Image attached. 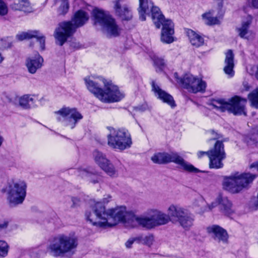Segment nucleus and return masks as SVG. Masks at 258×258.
<instances>
[{"mask_svg":"<svg viewBox=\"0 0 258 258\" xmlns=\"http://www.w3.org/2000/svg\"><path fill=\"white\" fill-rule=\"evenodd\" d=\"M139 12L140 20L145 21L146 20L145 15H149L151 13L152 19L156 27L159 28L161 25L163 26L161 35V41L166 43L173 42L174 40L173 36L174 31V25L171 20H165L159 8L154 6L151 1L139 0Z\"/></svg>","mask_w":258,"mask_h":258,"instance_id":"nucleus-3","label":"nucleus"},{"mask_svg":"<svg viewBox=\"0 0 258 258\" xmlns=\"http://www.w3.org/2000/svg\"><path fill=\"white\" fill-rule=\"evenodd\" d=\"M123 97V94L119 91L116 86L106 82L104 90H102L101 95L98 96V99L103 102L109 103L119 101Z\"/></svg>","mask_w":258,"mask_h":258,"instance_id":"nucleus-14","label":"nucleus"},{"mask_svg":"<svg viewBox=\"0 0 258 258\" xmlns=\"http://www.w3.org/2000/svg\"><path fill=\"white\" fill-rule=\"evenodd\" d=\"M176 78V81L180 83L183 88L189 92L196 93L203 92L206 88V83L201 79L193 76L190 74H185L182 78Z\"/></svg>","mask_w":258,"mask_h":258,"instance_id":"nucleus-13","label":"nucleus"},{"mask_svg":"<svg viewBox=\"0 0 258 258\" xmlns=\"http://www.w3.org/2000/svg\"><path fill=\"white\" fill-rule=\"evenodd\" d=\"M151 160L154 163L158 164L174 162L179 165L181 169L188 172L196 173L201 172L200 170L184 160L177 153H158L151 157Z\"/></svg>","mask_w":258,"mask_h":258,"instance_id":"nucleus-9","label":"nucleus"},{"mask_svg":"<svg viewBox=\"0 0 258 258\" xmlns=\"http://www.w3.org/2000/svg\"><path fill=\"white\" fill-rule=\"evenodd\" d=\"M255 177V174L249 173H236L224 179L223 188L231 193H238L246 188Z\"/></svg>","mask_w":258,"mask_h":258,"instance_id":"nucleus-6","label":"nucleus"},{"mask_svg":"<svg viewBox=\"0 0 258 258\" xmlns=\"http://www.w3.org/2000/svg\"><path fill=\"white\" fill-rule=\"evenodd\" d=\"M218 205V203L217 202V199L216 200V202H213L211 205H208L209 209L211 210L213 208L215 207Z\"/></svg>","mask_w":258,"mask_h":258,"instance_id":"nucleus-45","label":"nucleus"},{"mask_svg":"<svg viewBox=\"0 0 258 258\" xmlns=\"http://www.w3.org/2000/svg\"><path fill=\"white\" fill-rule=\"evenodd\" d=\"M38 41L39 42L40 47L42 50H44L45 46V37L41 35L39 32L37 36L36 37Z\"/></svg>","mask_w":258,"mask_h":258,"instance_id":"nucleus-37","label":"nucleus"},{"mask_svg":"<svg viewBox=\"0 0 258 258\" xmlns=\"http://www.w3.org/2000/svg\"><path fill=\"white\" fill-rule=\"evenodd\" d=\"M2 45L5 48H10L12 46V41L10 37L2 39Z\"/></svg>","mask_w":258,"mask_h":258,"instance_id":"nucleus-36","label":"nucleus"},{"mask_svg":"<svg viewBox=\"0 0 258 258\" xmlns=\"http://www.w3.org/2000/svg\"><path fill=\"white\" fill-rule=\"evenodd\" d=\"M77 245L78 240L76 236L61 234L50 240L47 249L52 255L59 256L72 251Z\"/></svg>","mask_w":258,"mask_h":258,"instance_id":"nucleus-5","label":"nucleus"},{"mask_svg":"<svg viewBox=\"0 0 258 258\" xmlns=\"http://www.w3.org/2000/svg\"><path fill=\"white\" fill-rule=\"evenodd\" d=\"M153 241V237L152 235L138 236V243L140 244H143L150 246L152 244Z\"/></svg>","mask_w":258,"mask_h":258,"instance_id":"nucleus-33","label":"nucleus"},{"mask_svg":"<svg viewBox=\"0 0 258 258\" xmlns=\"http://www.w3.org/2000/svg\"><path fill=\"white\" fill-rule=\"evenodd\" d=\"M217 201L220 210L224 214H229L233 212L232 204L226 197L220 194L217 197Z\"/></svg>","mask_w":258,"mask_h":258,"instance_id":"nucleus-23","label":"nucleus"},{"mask_svg":"<svg viewBox=\"0 0 258 258\" xmlns=\"http://www.w3.org/2000/svg\"><path fill=\"white\" fill-rule=\"evenodd\" d=\"M93 15L95 23H99L103 31L108 37H116L121 33V29L116 23L115 20L108 13L99 9H94Z\"/></svg>","mask_w":258,"mask_h":258,"instance_id":"nucleus-10","label":"nucleus"},{"mask_svg":"<svg viewBox=\"0 0 258 258\" xmlns=\"http://www.w3.org/2000/svg\"><path fill=\"white\" fill-rule=\"evenodd\" d=\"M72 201L73 204L71 206V207L72 208H75L80 205V200L78 198H72Z\"/></svg>","mask_w":258,"mask_h":258,"instance_id":"nucleus-44","label":"nucleus"},{"mask_svg":"<svg viewBox=\"0 0 258 258\" xmlns=\"http://www.w3.org/2000/svg\"><path fill=\"white\" fill-rule=\"evenodd\" d=\"M136 242L138 243V236L136 237H133L130 238L126 242H125V246L128 248H131L132 244Z\"/></svg>","mask_w":258,"mask_h":258,"instance_id":"nucleus-39","label":"nucleus"},{"mask_svg":"<svg viewBox=\"0 0 258 258\" xmlns=\"http://www.w3.org/2000/svg\"><path fill=\"white\" fill-rule=\"evenodd\" d=\"M38 31H29L18 34L16 38L19 41H22L27 39H30L33 37H36L38 35Z\"/></svg>","mask_w":258,"mask_h":258,"instance_id":"nucleus-28","label":"nucleus"},{"mask_svg":"<svg viewBox=\"0 0 258 258\" xmlns=\"http://www.w3.org/2000/svg\"><path fill=\"white\" fill-rule=\"evenodd\" d=\"M11 8L15 11H22L25 12L32 11V7L27 0H20L11 5Z\"/></svg>","mask_w":258,"mask_h":258,"instance_id":"nucleus-25","label":"nucleus"},{"mask_svg":"<svg viewBox=\"0 0 258 258\" xmlns=\"http://www.w3.org/2000/svg\"><path fill=\"white\" fill-rule=\"evenodd\" d=\"M149 55L156 66L159 67H162L165 66V61L163 58L159 57L154 52H150Z\"/></svg>","mask_w":258,"mask_h":258,"instance_id":"nucleus-31","label":"nucleus"},{"mask_svg":"<svg viewBox=\"0 0 258 258\" xmlns=\"http://www.w3.org/2000/svg\"><path fill=\"white\" fill-rule=\"evenodd\" d=\"M242 87L243 88H242V91H248L251 88L250 85L246 80L243 81L242 83Z\"/></svg>","mask_w":258,"mask_h":258,"instance_id":"nucleus-41","label":"nucleus"},{"mask_svg":"<svg viewBox=\"0 0 258 258\" xmlns=\"http://www.w3.org/2000/svg\"><path fill=\"white\" fill-rule=\"evenodd\" d=\"M247 2L251 7L258 9V0H247Z\"/></svg>","mask_w":258,"mask_h":258,"instance_id":"nucleus-43","label":"nucleus"},{"mask_svg":"<svg viewBox=\"0 0 258 258\" xmlns=\"http://www.w3.org/2000/svg\"><path fill=\"white\" fill-rule=\"evenodd\" d=\"M256 168L257 170H258V162L253 163L250 165V168Z\"/></svg>","mask_w":258,"mask_h":258,"instance_id":"nucleus-47","label":"nucleus"},{"mask_svg":"<svg viewBox=\"0 0 258 258\" xmlns=\"http://www.w3.org/2000/svg\"><path fill=\"white\" fill-rule=\"evenodd\" d=\"M203 17L207 25H215L218 23V20L216 18L212 16L210 13L203 14Z\"/></svg>","mask_w":258,"mask_h":258,"instance_id":"nucleus-32","label":"nucleus"},{"mask_svg":"<svg viewBox=\"0 0 258 258\" xmlns=\"http://www.w3.org/2000/svg\"><path fill=\"white\" fill-rule=\"evenodd\" d=\"M27 185L22 180L12 181L6 188L8 200L13 206L21 204L24 201L26 195Z\"/></svg>","mask_w":258,"mask_h":258,"instance_id":"nucleus-11","label":"nucleus"},{"mask_svg":"<svg viewBox=\"0 0 258 258\" xmlns=\"http://www.w3.org/2000/svg\"><path fill=\"white\" fill-rule=\"evenodd\" d=\"M112 197L111 195L109 194L105 195L104 196L103 199H102L101 202H99L98 203H100L102 206V204H107L110 202L112 201Z\"/></svg>","mask_w":258,"mask_h":258,"instance_id":"nucleus-38","label":"nucleus"},{"mask_svg":"<svg viewBox=\"0 0 258 258\" xmlns=\"http://www.w3.org/2000/svg\"><path fill=\"white\" fill-rule=\"evenodd\" d=\"M55 113L59 115L58 120L61 121L63 119L65 121V124L70 126L71 128H73L77 121L83 118L81 114L75 108L63 107L55 112Z\"/></svg>","mask_w":258,"mask_h":258,"instance_id":"nucleus-15","label":"nucleus"},{"mask_svg":"<svg viewBox=\"0 0 258 258\" xmlns=\"http://www.w3.org/2000/svg\"><path fill=\"white\" fill-rule=\"evenodd\" d=\"M88 179L93 183H96L99 182V177L91 173V176L88 177Z\"/></svg>","mask_w":258,"mask_h":258,"instance_id":"nucleus-42","label":"nucleus"},{"mask_svg":"<svg viewBox=\"0 0 258 258\" xmlns=\"http://www.w3.org/2000/svg\"><path fill=\"white\" fill-rule=\"evenodd\" d=\"M110 134L107 135L108 145L114 149L124 150L129 148L132 141L128 131L125 128L115 130L112 127H108Z\"/></svg>","mask_w":258,"mask_h":258,"instance_id":"nucleus-7","label":"nucleus"},{"mask_svg":"<svg viewBox=\"0 0 258 258\" xmlns=\"http://www.w3.org/2000/svg\"><path fill=\"white\" fill-rule=\"evenodd\" d=\"M93 157L95 163L108 175L114 176L117 175L114 166L102 152L95 150L93 153Z\"/></svg>","mask_w":258,"mask_h":258,"instance_id":"nucleus-16","label":"nucleus"},{"mask_svg":"<svg viewBox=\"0 0 258 258\" xmlns=\"http://www.w3.org/2000/svg\"><path fill=\"white\" fill-rule=\"evenodd\" d=\"M167 214L158 209H149L145 215L137 218L138 226L150 230L172 221L179 224L183 229L189 230L193 225L194 217L185 207L172 204L167 208Z\"/></svg>","mask_w":258,"mask_h":258,"instance_id":"nucleus-1","label":"nucleus"},{"mask_svg":"<svg viewBox=\"0 0 258 258\" xmlns=\"http://www.w3.org/2000/svg\"><path fill=\"white\" fill-rule=\"evenodd\" d=\"M87 89L97 98L102 91V85L105 86L107 81L102 77H88L84 79Z\"/></svg>","mask_w":258,"mask_h":258,"instance_id":"nucleus-17","label":"nucleus"},{"mask_svg":"<svg viewBox=\"0 0 258 258\" xmlns=\"http://www.w3.org/2000/svg\"><path fill=\"white\" fill-rule=\"evenodd\" d=\"M8 222L7 221H4L3 223H0V228H4L7 227L8 226Z\"/></svg>","mask_w":258,"mask_h":258,"instance_id":"nucleus-46","label":"nucleus"},{"mask_svg":"<svg viewBox=\"0 0 258 258\" xmlns=\"http://www.w3.org/2000/svg\"><path fill=\"white\" fill-rule=\"evenodd\" d=\"M246 102V99L235 96L228 101L224 99L214 100L211 105L214 108L221 112L228 111L234 115H245L244 107Z\"/></svg>","mask_w":258,"mask_h":258,"instance_id":"nucleus-8","label":"nucleus"},{"mask_svg":"<svg viewBox=\"0 0 258 258\" xmlns=\"http://www.w3.org/2000/svg\"><path fill=\"white\" fill-rule=\"evenodd\" d=\"M252 20V18L250 16H247L245 20L242 21L241 27L237 28V30L239 35L241 38H248V34L250 33V32L248 30V28L251 23Z\"/></svg>","mask_w":258,"mask_h":258,"instance_id":"nucleus-24","label":"nucleus"},{"mask_svg":"<svg viewBox=\"0 0 258 258\" xmlns=\"http://www.w3.org/2000/svg\"><path fill=\"white\" fill-rule=\"evenodd\" d=\"M139 216L124 206L106 209L100 203H96L85 213L86 219L98 227H111L121 222L126 226L136 227L138 226L136 219Z\"/></svg>","mask_w":258,"mask_h":258,"instance_id":"nucleus-2","label":"nucleus"},{"mask_svg":"<svg viewBox=\"0 0 258 258\" xmlns=\"http://www.w3.org/2000/svg\"><path fill=\"white\" fill-rule=\"evenodd\" d=\"M201 202L203 203V202H204V201L203 200H201Z\"/></svg>","mask_w":258,"mask_h":258,"instance_id":"nucleus-51","label":"nucleus"},{"mask_svg":"<svg viewBox=\"0 0 258 258\" xmlns=\"http://www.w3.org/2000/svg\"><path fill=\"white\" fill-rule=\"evenodd\" d=\"M208 233L218 242H226L228 240V235L225 230L218 225H213L207 227Z\"/></svg>","mask_w":258,"mask_h":258,"instance_id":"nucleus-18","label":"nucleus"},{"mask_svg":"<svg viewBox=\"0 0 258 258\" xmlns=\"http://www.w3.org/2000/svg\"><path fill=\"white\" fill-rule=\"evenodd\" d=\"M8 252V245L7 243L3 240H0V257L6 256Z\"/></svg>","mask_w":258,"mask_h":258,"instance_id":"nucleus-34","label":"nucleus"},{"mask_svg":"<svg viewBox=\"0 0 258 258\" xmlns=\"http://www.w3.org/2000/svg\"><path fill=\"white\" fill-rule=\"evenodd\" d=\"M79 175L82 178L91 176V173L85 169H81L79 171Z\"/></svg>","mask_w":258,"mask_h":258,"instance_id":"nucleus-40","label":"nucleus"},{"mask_svg":"<svg viewBox=\"0 0 258 258\" xmlns=\"http://www.w3.org/2000/svg\"><path fill=\"white\" fill-rule=\"evenodd\" d=\"M187 33L189 41L192 45L199 47L204 43L203 38L194 31L189 30Z\"/></svg>","mask_w":258,"mask_h":258,"instance_id":"nucleus-26","label":"nucleus"},{"mask_svg":"<svg viewBox=\"0 0 258 258\" xmlns=\"http://www.w3.org/2000/svg\"><path fill=\"white\" fill-rule=\"evenodd\" d=\"M234 54L231 50H228L226 53L224 71L229 77L234 75Z\"/></svg>","mask_w":258,"mask_h":258,"instance_id":"nucleus-22","label":"nucleus"},{"mask_svg":"<svg viewBox=\"0 0 258 258\" xmlns=\"http://www.w3.org/2000/svg\"><path fill=\"white\" fill-rule=\"evenodd\" d=\"M34 103L33 98L31 96L25 95L19 99L20 105L24 108H29L33 105Z\"/></svg>","mask_w":258,"mask_h":258,"instance_id":"nucleus-27","label":"nucleus"},{"mask_svg":"<svg viewBox=\"0 0 258 258\" xmlns=\"http://www.w3.org/2000/svg\"><path fill=\"white\" fill-rule=\"evenodd\" d=\"M60 4L57 10V12L59 15H64L66 14L69 9V4L68 0H60L59 3H56Z\"/></svg>","mask_w":258,"mask_h":258,"instance_id":"nucleus-29","label":"nucleus"},{"mask_svg":"<svg viewBox=\"0 0 258 258\" xmlns=\"http://www.w3.org/2000/svg\"><path fill=\"white\" fill-rule=\"evenodd\" d=\"M8 13V7L4 0H0V16H5Z\"/></svg>","mask_w":258,"mask_h":258,"instance_id":"nucleus-35","label":"nucleus"},{"mask_svg":"<svg viewBox=\"0 0 258 258\" xmlns=\"http://www.w3.org/2000/svg\"><path fill=\"white\" fill-rule=\"evenodd\" d=\"M253 136V138H255L256 136H258V135L257 134H255V135H254ZM255 142H256V143L258 142V139H255Z\"/></svg>","mask_w":258,"mask_h":258,"instance_id":"nucleus-49","label":"nucleus"},{"mask_svg":"<svg viewBox=\"0 0 258 258\" xmlns=\"http://www.w3.org/2000/svg\"><path fill=\"white\" fill-rule=\"evenodd\" d=\"M89 19V16L88 13L84 11L79 10L74 14L71 21L59 23L54 34L58 44L62 45L76 29L83 26Z\"/></svg>","mask_w":258,"mask_h":258,"instance_id":"nucleus-4","label":"nucleus"},{"mask_svg":"<svg viewBox=\"0 0 258 258\" xmlns=\"http://www.w3.org/2000/svg\"><path fill=\"white\" fill-rule=\"evenodd\" d=\"M152 90L154 92L155 95L158 98L161 100L163 102L166 103L171 107L175 106L176 105L172 96L161 89L155 82H152Z\"/></svg>","mask_w":258,"mask_h":258,"instance_id":"nucleus-20","label":"nucleus"},{"mask_svg":"<svg viewBox=\"0 0 258 258\" xmlns=\"http://www.w3.org/2000/svg\"><path fill=\"white\" fill-rule=\"evenodd\" d=\"M114 9L116 14L122 20L128 21L132 18L131 10L122 1L115 2Z\"/></svg>","mask_w":258,"mask_h":258,"instance_id":"nucleus-19","label":"nucleus"},{"mask_svg":"<svg viewBox=\"0 0 258 258\" xmlns=\"http://www.w3.org/2000/svg\"><path fill=\"white\" fill-rule=\"evenodd\" d=\"M60 0H55V3H59Z\"/></svg>","mask_w":258,"mask_h":258,"instance_id":"nucleus-50","label":"nucleus"},{"mask_svg":"<svg viewBox=\"0 0 258 258\" xmlns=\"http://www.w3.org/2000/svg\"><path fill=\"white\" fill-rule=\"evenodd\" d=\"M207 155L210 159V167L211 168H220L223 167L222 160L225 158L226 155L222 142L217 141L214 148L208 152L200 151L198 153L199 158Z\"/></svg>","mask_w":258,"mask_h":258,"instance_id":"nucleus-12","label":"nucleus"},{"mask_svg":"<svg viewBox=\"0 0 258 258\" xmlns=\"http://www.w3.org/2000/svg\"><path fill=\"white\" fill-rule=\"evenodd\" d=\"M4 60V57L2 55L1 53H0V62H2Z\"/></svg>","mask_w":258,"mask_h":258,"instance_id":"nucleus-48","label":"nucleus"},{"mask_svg":"<svg viewBox=\"0 0 258 258\" xmlns=\"http://www.w3.org/2000/svg\"><path fill=\"white\" fill-rule=\"evenodd\" d=\"M174 75H175V76H176L177 74H176V73H175Z\"/></svg>","mask_w":258,"mask_h":258,"instance_id":"nucleus-52","label":"nucleus"},{"mask_svg":"<svg viewBox=\"0 0 258 258\" xmlns=\"http://www.w3.org/2000/svg\"><path fill=\"white\" fill-rule=\"evenodd\" d=\"M43 58L37 53L34 57H30L27 58L26 66L28 72L31 74H34L37 70L42 66Z\"/></svg>","mask_w":258,"mask_h":258,"instance_id":"nucleus-21","label":"nucleus"},{"mask_svg":"<svg viewBox=\"0 0 258 258\" xmlns=\"http://www.w3.org/2000/svg\"><path fill=\"white\" fill-rule=\"evenodd\" d=\"M248 98L251 105L258 108V88L249 93Z\"/></svg>","mask_w":258,"mask_h":258,"instance_id":"nucleus-30","label":"nucleus"}]
</instances>
